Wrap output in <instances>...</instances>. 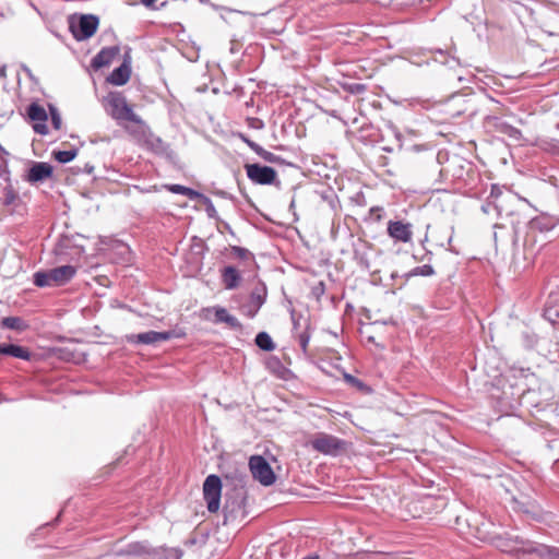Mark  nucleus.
<instances>
[{
  "mask_svg": "<svg viewBox=\"0 0 559 559\" xmlns=\"http://www.w3.org/2000/svg\"><path fill=\"white\" fill-rule=\"evenodd\" d=\"M493 545L502 552L519 556L520 554H536L538 557L549 559V554H544L542 548H551L546 545H535L533 542L520 537L497 536L492 539Z\"/></svg>",
  "mask_w": 559,
  "mask_h": 559,
  "instance_id": "1",
  "label": "nucleus"
},
{
  "mask_svg": "<svg viewBox=\"0 0 559 559\" xmlns=\"http://www.w3.org/2000/svg\"><path fill=\"white\" fill-rule=\"evenodd\" d=\"M108 116L121 126L123 122L135 119V112L121 92H109L102 100Z\"/></svg>",
  "mask_w": 559,
  "mask_h": 559,
  "instance_id": "2",
  "label": "nucleus"
},
{
  "mask_svg": "<svg viewBox=\"0 0 559 559\" xmlns=\"http://www.w3.org/2000/svg\"><path fill=\"white\" fill-rule=\"evenodd\" d=\"M123 130L140 145L155 148L163 144L160 138L156 136L148 124L139 116L121 124Z\"/></svg>",
  "mask_w": 559,
  "mask_h": 559,
  "instance_id": "3",
  "label": "nucleus"
},
{
  "mask_svg": "<svg viewBox=\"0 0 559 559\" xmlns=\"http://www.w3.org/2000/svg\"><path fill=\"white\" fill-rule=\"evenodd\" d=\"M76 274L72 265H62L47 271H38L34 274V284L38 287L62 286L69 283Z\"/></svg>",
  "mask_w": 559,
  "mask_h": 559,
  "instance_id": "4",
  "label": "nucleus"
},
{
  "mask_svg": "<svg viewBox=\"0 0 559 559\" xmlns=\"http://www.w3.org/2000/svg\"><path fill=\"white\" fill-rule=\"evenodd\" d=\"M68 22L69 31L79 41L91 38L96 33L99 24L98 17L93 14L72 15Z\"/></svg>",
  "mask_w": 559,
  "mask_h": 559,
  "instance_id": "5",
  "label": "nucleus"
},
{
  "mask_svg": "<svg viewBox=\"0 0 559 559\" xmlns=\"http://www.w3.org/2000/svg\"><path fill=\"white\" fill-rule=\"evenodd\" d=\"M310 445L313 450L326 454L337 455L340 452L345 450L346 442L335 436L319 432L316 433L310 440Z\"/></svg>",
  "mask_w": 559,
  "mask_h": 559,
  "instance_id": "6",
  "label": "nucleus"
},
{
  "mask_svg": "<svg viewBox=\"0 0 559 559\" xmlns=\"http://www.w3.org/2000/svg\"><path fill=\"white\" fill-rule=\"evenodd\" d=\"M222 496V480L217 475H209L203 483V498L209 512L216 513L219 510Z\"/></svg>",
  "mask_w": 559,
  "mask_h": 559,
  "instance_id": "7",
  "label": "nucleus"
},
{
  "mask_svg": "<svg viewBox=\"0 0 559 559\" xmlns=\"http://www.w3.org/2000/svg\"><path fill=\"white\" fill-rule=\"evenodd\" d=\"M249 467L255 480L264 486H270L275 481V475L263 456L253 455L250 457Z\"/></svg>",
  "mask_w": 559,
  "mask_h": 559,
  "instance_id": "8",
  "label": "nucleus"
},
{
  "mask_svg": "<svg viewBox=\"0 0 559 559\" xmlns=\"http://www.w3.org/2000/svg\"><path fill=\"white\" fill-rule=\"evenodd\" d=\"M245 169L248 178L258 185H272L277 177L274 168L260 164H247Z\"/></svg>",
  "mask_w": 559,
  "mask_h": 559,
  "instance_id": "9",
  "label": "nucleus"
},
{
  "mask_svg": "<svg viewBox=\"0 0 559 559\" xmlns=\"http://www.w3.org/2000/svg\"><path fill=\"white\" fill-rule=\"evenodd\" d=\"M26 114L29 120L34 122V131L38 134L46 135L48 133V127L46 124L48 115L45 108L38 103L34 102L31 105H28Z\"/></svg>",
  "mask_w": 559,
  "mask_h": 559,
  "instance_id": "10",
  "label": "nucleus"
},
{
  "mask_svg": "<svg viewBox=\"0 0 559 559\" xmlns=\"http://www.w3.org/2000/svg\"><path fill=\"white\" fill-rule=\"evenodd\" d=\"M388 235L396 242L407 243L413 238V225L404 221H389Z\"/></svg>",
  "mask_w": 559,
  "mask_h": 559,
  "instance_id": "11",
  "label": "nucleus"
},
{
  "mask_svg": "<svg viewBox=\"0 0 559 559\" xmlns=\"http://www.w3.org/2000/svg\"><path fill=\"white\" fill-rule=\"evenodd\" d=\"M25 212V204L20 197L11 188H7L2 201V217L7 215L23 216Z\"/></svg>",
  "mask_w": 559,
  "mask_h": 559,
  "instance_id": "12",
  "label": "nucleus"
},
{
  "mask_svg": "<svg viewBox=\"0 0 559 559\" xmlns=\"http://www.w3.org/2000/svg\"><path fill=\"white\" fill-rule=\"evenodd\" d=\"M171 331L156 332L147 331L139 334H131L127 336V341L132 344H155L158 342L168 341L173 337Z\"/></svg>",
  "mask_w": 559,
  "mask_h": 559,
  "instance_id": "13",
  "label": "nucleus"
},
{
  "mask_svg": "<svg viewBox=\"0 0 559 559\" xmlns=\"http://www.w3.org/2000/svg\"><path fill=\"white\" fill-rule=\"evenodd\" d=\"M120 48L118 46L103 48L93 59L92 67L96 70L107 67L119 55Z\"/></svg>",
  "mask_w": 559,
  "mask_h": 559,
  "instance_id": "14",
  "label": "nucleus"
},
{
  "mask_svg": "<svg viewBox=\"0 0 559 559\" xmlns=\"http://www.w3.org/2000/svg\"><path fill=\"white\" fill-rule=\"evenodd\" d=\"M52 166L48 163H34L33 166L28 170L27 180L29 182H39L43 181L52 175Z\"/></svg>",
  "mask_w": 559,
  "mask_h": 559,
  "instance_id": "15",
  "label": "nucleus"
},
{
  "mask_svg": "<svg viewBox=\"0 0 559 559\" xmlns=\"http://www.w3.org/2000/svg\"><path fill=\"white\" fill-rule=\"evenodd\" d=\"M558 222H559L558 218H556L555 216L543 213V214L534 217L530 222V227L533 230H538L542 233L549 231L557 226Z\"/></svg>",
  "mask_w": 559,
  "mask_h": 559,
  "instance_id": "16",
  "label": "nucleus"
},
{
  "mask_svg": "<svg viewBox=\"0 0 559 559\" xmlns=\"http://www.w3.org/2000/svg\"><path fill=\"white\" fill-rule=\"evenodd\" d=\"M131 75V68L124 61L120 67L116 68L107 78V82L115 86L124 85Z\"/></svg>",
  "mask_w": 559,
  "mask_h": 559,
  "instance_id": "17",
  "label": "nucleus"
},
{
  "mask_svg": "<svg viewBox=\"0 0 559 559\" xmlns=\"http://www.w3.org/2000/svg\"><path fill=\"white\" fill-rule=\"evenodd\" d=\"M222 282L226 289H235L239 286L241 276L235 266L228 265L221 271Z\"/></svg>",
  "mask_w": 559,
  "mask_h": 559,
  "instance_id": "18",
  "label": "nucleus"
},
{
  "mask_svg": "<svg viewBox=\"0 0 559 559\" xmlns=\"http://www.w3.org/2000/svg\"><path fill=\"white\" fill-rule=\"evenodd\" d=\"M214 321L216 323H226L229 328L234 330L241 329V323L239 322V320L236 317L231 316L225 308L214 307Z\"/></svg>",
  "mask_w": 559,
  "mask_h": 559,
  "instance_id": "19",
  "label": "nucleus"
},
{
  "mask_svg": "<svg viewBox=\"0 0 559 559\" xmlns=\"http://www.w3.org/2000/svg\"><path fill=\"white\" fill-rule=\"evenodd\" d=\"M3 355L12 356L24 360H28L31 358V353L26 347L13 344H2V356Z\"/></svg>",
  "mask_w": 559,
  "mask_h": 559,
  "instance_id": "20",
  "label": "nucleus"
},
{
  "mask_svg": "<svg viewBox=\"0 0 559 559\" xmlns=\"http://www.w3.org/2000/svg\"><path fill=\"white\" fill-rule=\"evenodd\" d=\"M164 188L171 193L185 195L190 200H197L203 197L202 193L181 185H164Z\"/></svg>",
  "mask_w": 559,
  "mask_h": 559,
  "instance_id": "21",
  "label": "nucleus"
},
{
  "mask_svg": "<svg viewBox=\"0 0 559 559\" xmlns=\"http://www.w3.org/2000/svg\"><path fill=\"white\" fill-rule=\"evenodd\" d=\"M2 328L24 331L27 328V324L20 317H8L2 319Z\"/></svg>",
  "mask_w": 559,
  "mask_h": 559,
  "instance_id": "22",
  "label": "nucleus"
},
{
  "mask_svg": "<svg viewBox=\"0 0 559 559\" xmlns=\"http://www.w3.org/2000/svg\"><path fill=\"white\" fill-rule=\"evenodd\" d=\"M255 344L259 348L271 352L275 348V344L266 332H260L255 336Z\"/></svg>",
  "mask_w": 559,
  "mask_h": 559,
  "instance_id": "23",
  "label": "nucleus"
},
{
  "mask_svg": "<svg viewBox=\"0 0 559 559\" xmlns=\"http://www.w3.org/2000/svg\"><path fill=\"white\" fill-rule=\"evenodd\" d=\"M52 155L57 162L66 164L75 158V156L78 155V150L53 151Z\"/></svg>",
  "mask_w": 559,
  "mask_h": 559,
  "instance_id": "24",
  "label": "nucleus"
},
{
  "mask_svg": "<svg viewBox=\"0 0 559 559\" xmlns=\"http://www.w3.org/2000/svg\"><path fill=\"white\" fill-rule=\"evenodd\" d=\"M435 274V270L431 265L429 264H425V265H421V266H416L414 267L413 270H411L408 273H407V277H411V276H431Z\"/></svg>",
  "mask_w": 559,
  "mask_h": 559,
  "instance_id": "25",
  "label": "nucleus"
},
{
  "mask_svg": "<svg viewBox=\"0 0 559 559\" xmlns=\"http://www.w3.org/2000/svg\"><path fill=\"white\" fill-rule=\"evenodd\" d=\"M230 251L235 258L240 259V260H248V259L253 258L252 253L248 249L242 248V247L233 246L230 248Z\"/></svg>",
  "mask_w": 559,
  "mask_h": 559,
  "instance_id": "26",
  "label": "nucleus"
},
{
  "mask_svg": "<svg viewBox=\"0 0 559 559\" xmlns=\"http://www.w3.org/2000/svg\"><path fill=\"white\" fill-rule=\"evenodd\" d=\"M296 338L298 341V344H299L302 353L307 354L308 344H309V341H310V334H309L308 330L306 329L305 331L298 333L296 335Z\"/></svg>",
  "mask_w": 559,
  "mask_h": 559,
  "instance_id": "27",
  "label": "nucleus"
},
{
  "mask_svg": "<svg viewBox=\"0 0 559 559\" xmlns=\"http://www.w3.org/2000/svg\"><path fill=\"white\" fill-rule=\"evenodd\" d=\"M49 110H50V117H51V124L56 130H59L62 124L61 116H60L58 109L53 106H50Z\"/></svg>",
  "mask_w": 559,
  "mask_h": 559,
  "instance_id": "28",
  "label": "nucleus"
},
{
  "mask_svg": "<svg viewBox=\"0 0 559 559\" xmlns=\"http://www.w3.org/2000/svg\"><path fill=\"white\" fill-rule=\"evenodd\" d=\"M502 195V189L498 187L497 185H492L490 189L489 199L492 200V203L498 209L500 205L497 203L499 198Z\"/></svg>",
  "mask_w": 559,
  "mask_h": 559,
  "instance_id": "29",
  "label": "nucleus"
},
{
  "mask_svg": "<svg viewBox=\"0 0 559 559\" xmlns=\"http://www.w3.org/2000/svg\"><path fill=\"white\" fill-rule=\"evenodd\" d=\"M143 552V546L139 543L130 544L127 550L120 551L119 555H140Z\"/></svg>",
  "mask_w": 559,
  "mask_h": 559,
  "instance_id": "30",
  "label": "nucleus"
},
{
  "mask_svg": "<svg viewBox=\"0 0 559 559\" xmlns=\"http://www.w3.org/2000/svg\"><path fill=\"white\" fill-rule=\"evenodd\" d=\"M241 311L245 316L253 318L258 313L259 309L257 306H253L252 302H248L241 306Z\"/></svg>",
  "mask_w": 559,
  "mask_h": 559,
  "instance_id": "31",
  "label": "nucleus"
},
{
  "mask_svg": "<svg viewBox=\"0 0 559 559\" xmlns=\"http://www.w3.org/2000/svg\"><path fill=\"white\" fill-rule=\"evenodd\" d=\"M501 131L507 133L509 136H512V138H519L521 135V132L519 129L512 127V126H509V124H502L501 127Z\"/></svg>",
  "mask_w": 559,
  "mask_h": 559,
  "instance_id": "32",
  "label": "nucleus"
},
{
  "mask_svg": "<svg viewBox=\"0 0 559 559\" xmlns=\"http://www.w3.org/2000/svg\"><path fill=\"white\" fill-rule=\"evenodd\" d=\"M259 156L262 157L264 160L270 162V163H274L276 160V156L273 153H271V152H269V151H266L264 148H262V151L260 152Z\"/></svg>",
  "mask_w": 559,
  "mask_h": 559,
  "instance_id": "33",
  "label": "nucleus"
},
{
  "mask_svg": "<svg viewBox=\"0 0 559 559\" xmlns=\"http://www.w3.org/2000/svg\"><path fill=\"white\" fill-rule=\"evenodd\" d=\"M249 302H252L253 306H257V308L260 309L264 299L258 294H251Z\"/></svg>",
  "mask_w": 559,
  "mask_h": 559,
  "instance_id": "34",
  "label": "nucleus"
},
{
  "mask_svg": "<svg viewBox=\"0 0 559 559\" xmlns=\"http://www.w3.org/2000/svg\"><path fill=\"white\" fill-rule=\"evenodd\" d=\"M544 554H549V559H559V548H542Z\"/></svg>",
  "mask_w": 559,
  "mask_h": 559,
  "instance_id": "35",
  "label": "nucleus"
},
{
  "mask_svg": "<svg viewBox=\"0 0 559 559\" xmlns=\"http://www.w3.org/2000/svg\"><path fill=\"white\" fill-rule=\"evenodd\" d=\"M245 142L248 144V146L254 151L258 155L260 154V152L262 151V146H260L259 144H257L255 142L251 141V140H248V139H245Z\"/></svg>",
  "mask_w": 559,
  "mask_h": 559,
  "instance_id": "36",
  "label": "nucleus"
},
{
  "mask_svg": "<svg viewBox=\"0 0 559 559\" xmlns=\"http://www.w3.org/2000/svg\"><path fill=\"white\" fill-rule=\"evenodd\" d=\"M382 211L383 210L381 207H372L370 210V213L374 217V219L379 222L382 219Z\"/></svg>",
  "mask_w": 559,
  "mask_h": 559,
  "instance_id": "37",
  "label": "nucleus"
},
{
  "mask_svg": "<svg viewBox=\"0 0 559 559\" xmlns=\"http://www.w3.org/2000/svg\"><path fill=\"white\" fill-rule=\"evenodd\" d=\"M452 238H453V228H451V234L449 236V239H448V250L451 251V252H454V253H459V251H456L453 247H452Z\"/></svg>",
  "mask_w": 559,
  "mask_h": 559,
  "instance_id": "38",
  "label": "nucleus"
},
{
  "mask_svg": "<svg viewBox=\"0 0 559 559\" xmlns=\"http://www.w3.org/2000/svg\"><path fill=\"white\" fill-rule=\"evenodd\" d=\"M157 0H141L142 4L150 8L152 7Z\"/></svg>",
  "mask_w": 559,
  "mask_h": 559,
  "instance_id": "39",
  "label": "nucleus"
}]
</instances>
